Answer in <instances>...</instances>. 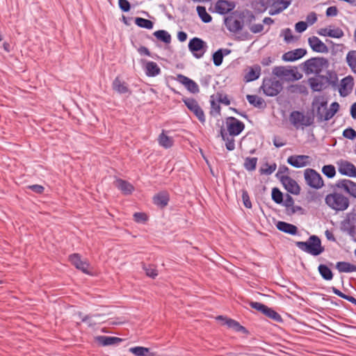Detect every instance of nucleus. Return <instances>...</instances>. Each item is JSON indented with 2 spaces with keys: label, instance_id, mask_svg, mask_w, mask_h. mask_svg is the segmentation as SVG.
<instances>
[{
  "label": "nucleus",
  "instance_id": "obj_26",
  "mask_svg": "<svg viewBox=\"0 0 356 356\" xmlns=\"http://www.w3.org/2000/svg\"><path fill=\"white\" fill-rule=\"evenodd\" d=\"M337 186L356 198V183L349 179H342L337 183Z\"/></svg>",
  "mask_w": 356,
  "mask_h": 356
},
{
  "label": "nucleus",
  "instance_id": "obj_63",
  "mask_svg": "<svg viewBox=\"0 0 356 356\" xmlns=\"http://www.w3.org/2000/svg\"><path fill=\"white\" fill-rule=\"evenodd\" d=\"M273 144L276 147H281L285 145V143L282 140V139L274 137L273 138Z\"/></svg>",
  "mask_w": 356,
  "mask_h": 356
},
{
  "label": "nucleus",
  "instance_id": "obj_48",
  "mask_svg": "<svg viewBox=\"0 0 356 356\" xmlns=\"http://www.w3.org/2000/svg\"><path fill=\"white\" fill-rule=\"evenodd\" d=\"M276 168L277 165L275 163H266L262 168H261L260 172L264 175H271L276 170Z\"/></svg>",
  "mask_w": 356,
  "mask_h": 356
},
{
  "label": "nucleus",
  "instance_id": "obj_33",
  "mask_svg": "<svg viewBox=\"0 0 356 356\" xmlns=\"http://www.w3.org/2000/svg\"><path fill=\"white\" fill-rule=\"evenodd\" d=\"M158 143L160 146L165 149H168L173 145L174 140L172 137L167 136L164 131H163L158 137Z\"/></svg>",
  "mask_w": 356,
  "mask_h": 356
},
{
  "label": "nucleus",
  "instance_id": "obj_21",
  "mask_svg": "<svg viewBox=\"0 0 356 356\" xmlns=\"http://www.w3.org/2000/svg\"><path fill=\"white\" fill-rule=\"evenodd\" d=\"M143 66L147 76H156L161 73V68L156 63L143 60Z\"/></svg>",
  "mask_w": 356,
  "mask_h": 356
},
{
  "label": "nucleus",
  "instance_id": "obj_8",
  "mask_svg": "<svg viewBox=\"0 0 356 356\" xmlns=\"http://www.w3.org/2000/svg\"><path fill=\"white\" fill-rule=\"evenodd\" d=\"M227 134L232 136L239 135L245 128L243 122L234 117H229L225 121Z\"/></svg>",
  "mask_w": 356,
  "mask_h": 356
},
{
  "label": "nucleus",
  "instance_id": "obj_36",
  "mask_svg": "<svg viewBox=\"0 0 356 356\" xmlns=\"http://www.w3.org/2000/svg\"><path fill=\"white\" fill-rule=\"evenodd\" d=\"M336 268L341 273H351L356 271L355 266L345 261L337 262Z\"/></svg>",
  "mask_w": 356,
  "mask_h": 356
},
{
  "label": "nucleus",
  "instance_id": "obj_51",
  "mask_svg": "<svg viewBox=\"0 0 356 356\" xmlns=\"http://www.w3.org/2000/svg\"><path fill=\"white\" fill-rule=\"evenodd\" d=\"M272 199L274 202H275L277 204H280L283 201V195L281 191L277 188H274L272 190Z\"/></svg>",
  "mask_w": 356,
  "mask_h": 356
},
{
  "label": "nucleus",
  "instance_id": "obj_42",
  "mask_svg": "<svg viewBox=\"0 0 356 356\" xmlns=\"http://www.w3.org/2000/svg\"><path fill=\"white\" fill-rule=\"evenodd\" d=\"M257 164V158L246 157L245 159L243 166L248 171H253L256 169Z\"/></svg>",
  "mask_w": 356,
  "mask_h": 356
},
{
  "label": "nucleus",
  "instance_id": "obj_5",
  "mask_svg": "<svg viewBox=\"0 0 356 356\" xmlns=\"http://www.w3.org/2000/svg\"><path fill=\"white\" fill-rule=\"evenodd\" d=\"M282 83L276 78H265L263 80L260 89L263 92L269 97L277 95L282 90Z\"/></svg>",
  "mask_w": 356,
  "mask_h": 356
},
{
  "label": "nucleus",
  "instance_id": "obj_22",
  "mask_svg": "<svg viewBox=\"0 0 356 356\" xmlns=\"http://www.w3.org/2000/svg\"><path fill=\"white\" fill-rule=\"evenodd\" d=\"M308 159L306 155H293L287 159V162L295 168H303L308 165Z\"/></svg>",
  "mask_w": 356,
  "mask_h": 356
},
{
  "label": "nucleus",
  "instance_id": "obj_4",
  "mask_svg": "<svg viewBox=\"0 0 356 356\" xmlns=\"http://www.w3.org/2000/svg\"><path fill=\"white\" fill-rule=\"evenodd\" d=\"M325 204L336 211H343L349 206V200L347 197L339 193H332L326 195Z\"/></svg>",
  "mask_w": 356,
  "mask_h": 356
},
{
  "label": "nucleus",
  "instance_id": "obj_2",
  "mask_svg": "<svg viewBox=\"0 0 356 356\" xmlns=\"http://www.w3.org/2000/svg\"><path fill=\"white\" fill-rule=\"evenodd\" d=\"M330 63L324 57L309 58L302 63V71L305 74H320L329 67Z\"/></svg>",
  "mask_w": 356,
  "mask_h": 356
},
{
  "label": "nucleus",
  "instance_id": "obj_62",
  "mask_svg": "<svg viewBox=\"0 0 356 356\" xmlns=\"http://www.w3.org/2000/svg\"><path fill=\"white\" fill-rule=\"evenodd\" d=\"M29 188L37 193H42L44 191V187L38 184L30 186Z\"/></svg>",
  "mask_w": 356,
  "mask_h": 356
},
{
  "label": "nucleus",
  "instance_id": "obj_19",
  "mask_svg": "<svg viewBox=\"0 0 356 356\" xmlns=\"http://www.w3.org/2000/svg\"><path fill=\"white\" fill-rule=\"evenodd\" d=\"M308 43L312 49L318 53H327L328 47L318 37L312 36L308 39Z\"/></svg>",
  "mask_w": 356,
  "mask_h": 356
},
{
  "label": "nucleus",
  "instance_id": "obj_31",
  "mask_svg": "<svg viewBox=\"0 0 356 356\" xmlns=\"http://www.w3.org/2000/svg\"><path fill=\"white\" fill-rule=\"evenodd\" d=\"M115 186L124 195H129L134 190V188L131 184L120 179L115 181Z\"/></svg>",
  "mask_w": 356,
  "mask_h": 356
},
{
  "label": "nucleus",
  "instance_id": "obj_13",
  "mask_svg": "<svg viewBox=\"0 0 356 356\" xmlns=\"http://www.w3.org/2000/svg\"><path fill=\"white\" fill-rule=\"evenodd\" d=\"M317 33L319 35L324 37H330L332 38H341L344 35L343 30L339 27H335L334 26H328L325 28H321L318 30Z\"/></svg>",
  "mask_w": 356,
  "mask_h": 356
},
{
  "label": "nucleus",
  "instance_id": "obj_6",
  "mask_svg": "<svg viewBox=\"0 0 356 356\" xmlns=\"http://www.w3.org/2000/svg\"><path fill=\"white\" fill-rule=\"evenodd\" d=\"M289 120L296 129L300 127H309L313 123V119L310 116L296 111L291 113Z\"/></svg>",
  "mask_w": 356,
  "mask_h": 356
},
{
  "label": "nucleus",
  "instance_id": "obj_47",
  "mask_svg": "<svg viewBox=\"0 0 356 356\" xmlns=\"http://www.w3.org/2000/svg\"><path fill=\"white\" fill-rule=\"evenodd\" d=\"M322 172L328 178H332L336 174L335 168L332 165H324L322 168Z\"/></svg>",
  "mask_w": 356,
  "mask_h": 356
},
{
  "label": "nucleus",
  "instance_id": "obj_29",
  "mask_svg": "<svg viewBox=\"0 0 356 356\" xmlns=\"http://www.w3.org/2000/svg\"><path fill=\"white\" fill-rule=\"evenodd\" d=\"M217 13L224 15L234 9V5L232 2L226 0H219L216 4Z\"/></svg>",
  "mask_w": 356,
  "mask_h": 356
},
{
  "label": "nucleus",
  "instance_id": "obj_7",
  "mask_svg": "<svg viewBox=\"0 0 356 356\" xmlns=\"http://www.w3.org/2000/svg\"><path fill=\"white\" fill-rule=\"evenodd\" d=\"M306 183L312 188H321L323 186V181L319 173L313 169H307L304 173Z\"/></svg>",
  "mask_w": 356,
  "mask_h": 356
},
{
  "label": "nucleus",
  "instance_id": "obj_44",
  "mask_svg": "<svg viewBox=\"0 0 356 356\" xmlns=\"http://www.w3.org/2000/svg\"><path fill=\"white\" fill-rule=\"evenodd\" d=\"M135 24L139 27L145 28L147 29H152L154 26V24L152 21L141 17H136L135 19Z\"/></svg>",
  "mask_w": 356,
  "mask_h": 356
},
{
  "label": "nucleus",
  "instance_id": "obj_15",
  "mask_svg": "<svg viewBox=\"0 0 356 356\" xmlns=\"http://www.w3.org/2000/svg\"><path fill=\"white\" fill-rule=\"evenodd\" d=\"M70 261L79 270L85 274H90L89 270L90 264L86 261H83L79 254H73L70 256Z\"/></svg>",
  "mask_w": 356,
  "mask_h": 356
},
{
  "label": "nucleus",
  "instance_id": "obj_11",
  "mask_svg": "<svg viewBox=\"0 0 356 356\" xmlns=\"http://www.w3.org/2000/svg\"><path fill=\"white\" fill-rule=\"evenodd\" d=\"M273 74L286 80H298L300 78V76H297L298 73L294 70L284 66L275 67L273 70Z\"/></svg>",
  "mask_w": 356,
  "mask_h": 356
},
{
  "label": "nucleus",
  "instance_id": "obj_3",
  "mask_svg": "<svg viewBox=\"0 0 356 356\" xmlns=\"http://www.w3.org/2000/svg\"><path fill=\"white\" fill-rule=\"evenodd\" d=\"M296 245L302 251L312 256H318L325 250L320 238L316 235L311 236L307 241L296 242Z\"/></svg>",
  "mask_w": 356,
  "mask_h": 356
},
{
  "label": "nucleus",
  "instance_id": "obj_10",
  "mask_svg": "<svg viewBox=\"0 0 356 356\" xmlns=\"http://www.w3.org/2000/svg\"><path fill=\"white\" fill-rule=\"evenodd\" d=\"M206 43L200 38H193L188 43V49L197 58L203 56L206 51Z\"/></svg>",
  "mask_w": 356,
  "mask_h": 356
},
{
  "label": "nucleus",
  "instance_id": "obj_46",
  "mask_svg": "<svg viewBox=\"0 0 356 356\" xmlns=\"http://www.w3.org/2000/svg\"><path fill=\"white\" fill-rule=\"evenodd\" d=\"M143 268L145 271L147 276L149 277L155 278L158 275L157 270L153 265L146 266L143 264Z\"/></svg>",
  "mask_w": 356,
  "mask_h": 356
},
{
  "label": "nucleus",
  "instance_id": "obj_57",
  "mask_svg": "<svg viewBox=\"0 0 356 356\" xmlns=\"http://www.w3.org/2000/svg\"><path fill=\"white\" fill-rule=\"evenodd\" d=\"M134 218L135 221L137 222H143L147 220V216L143 213H135L134 214Z\"/></svg>",
  "mask_w": 356,
  "mask_h": 356
},
{
  "label": "nucleus",
  "instance_id": "obj_30",
  "mask_svg": "<svg viewBox=\"0 0 356 356\" xmlns=\"http://www.w3.org/2000/svg\"><path fill=\"white\" fill-rule=\"evenodd\" d=\"M276 227L280 231L291 235H296L298 232V228L296 226L283 221L277 222Z\"/></svg>",
  "mask_w": 356,
  "mask_h": 356
},
{
  "label": "nucleus",
  "instance_id": "obj_34",
  "mask_svg": "<svg viewBox=\"0 0 356 356\" xmlns=\"http://www.w3.org/2000/svg\"><path fill=\"white\" fill-rule=\"evenodd\" d=\"M120 341V339L114 337L97 336L95 337V341L104 346L113 345Z\"/></svg>",
  "mask_w": 356,
  "mask_h": 356
},
{
  "label": "nucleus",
  "instance_id": "obj_61",
  "mask_svg": "<svg viewBox=\"0 0 356 356\" xmlns=\"http://www.w3.org/2000/svg\"><path fill=\"white\" fill-rule=\"evenodd\" d=\"M337 13L338 10L336 6H330L326 10V15L327 17H334Z\"/></svg>",
  "mask_w": 356,
  "mask_h": 356
},
{
  "label": "nucleus",
  "instance_id": "obj_58",
  "mask_svg": "<svg viewBox=\"0 0 356 356\" xmlns=\"http://www.w3.org/2000/svg\"><path fill=\"white\" fill-rule=\"evenodd\" d=\"M307 28V24L305 22H299L296 24L295 29L298 33L305 31Z\"/></svg>",
  "mask_w": 356,
  "mask_h": 356
},
{
  "label": "nucleus",
  "instance_id": "obj_20",
  "mask_svg": "<svg viewBox=\"0 0 356 356\" xmlns=\"http://www.w3.org/2000/svg\"><path fill=\"white\" fill-rule=\"evenodd\" d=\"M256 19V17L253 13L251 12H248L247 13V18L245 19V24L248 26L250 31L252 33H261L264 29V26L261 24H253L252 22H254Z\"/></svg>",
  "mask_w": 356,
  "mask_h": 356
},
{
  "label": "nucleus",
  "instance_id": "obj_27",
  "mask_svg": "<svg viewBox=\"0 0 356 356\" xmlns=\"http://www.w3.org/2000/svg\"><path fill=\"white\" fill-rule=\"evenodd\" d=\"M353 84V78L351 76L343 78L341 81L339 88L340 95L343 97L348 95L352 90Z\"/></svg>",
  "mask_w": 356,
  "mask_h": 356
},
{
  "label": "nucleus",
  "instance_id": "obj_17",
  "mask_svg": "<svg viewBox=\"0 0 356 356\" xmlns=\"http://www.w3.org/2000/svg\"><path fill=\"white\" fill-rule=\"evenodd\" d=\"M176 80L184 85L186 88L192 93H197L199 92V86L192 79L188 77L183 75V74H177L176 77Z\"/></svg>",
  "mask_w": 356,
  "mask_h": 356
},
{
  "label": "nucleus",
  "instance_id": "obj_12",
  "mask_svg": "<svg viewBox=\"0 0 356 356\" xmlns=\"http://www.w3.org/2000/svg\"><path fill=\"white\" fill-rule=\"evenodd\" d=\"M183 101L187 108L194 113L202 123H204L205 122L204 113L198 102L193 98H186Z\"/></svg>",
  "mask_w": 356,
  "mask_h": 356
},
{
  "label": "nucleus",
  "instance_id": "obj_59",
  "mask_svg": "<svg viewBox=\"0 0 356 356\" xmlns=\"http://www.w3.org/2000/svg\"><path fill=\"white\" fill-rule=\"evenodd\" d=\"M242 199H243V201L244 206L246 208L250 209V208L252 207V204H251V202L250 200L249 195H248V193L246 191H243V192Z\"/></svg>",
  "mask_w": 356,
  "mask_h": 356
},
{
  "label": "nucleus",
  "instance_id": "obj_41",
  "mask_svg": "<svg viewBox=\"0 0 356 356\" xmlns=\"http://www.w3.org/2000/svg\"><path fill=\"white\" fill-rule=\"evenodd\" d=\"M196 9L199 17L203 22L209 23L212 20L211 16L207 12L205 7L198 6Z\"/></svg>",
  "mask_w": 356,
  "mask_h": 356
},
{
  "label": "nucleus",
  "instance_id": "obj_45",
  "mask_svg": "<svg viewBox=\"0 0 356 356\" xmlns=\"http://www.w3.org/2000/svg\"><path fill=\"white\" fill-rule=\"evenodd\" d=\"M264 314L277 322L282 321L281 316L275 310L268 307H266V309L264 310Z\"/></svg>",
  "mask_w": 356,
  "mask_h": 356
},
{
  "label": "nucleus",
  "instance_id": "obj_43",
  "mask_svg": "<svg viewBox=\"0 0 356 356\" xmlns=\"http://www.w3.org/2000/svg\"><path fill=\"white\" fill-rule=\"evenodd\" d=\"M154 35L158 40L165 43H170L171 41V36L166 31L159 30L154 32Z\"/></svg>",
  "mask_w": 356,
  "mask_h": 356
},
{
  "label": "nucleus",
  "instance_id": "obj_18",
  "mask_svg": "<svg viewBox=\"0 0 356 356\" xmlns=\"http://www.w3.org/2000/svg\"><path fill=\"white\" fill-rule=\"evenodd\" d=\"M281 181L288 192L293 195H298L300 193V188L294 179L289 176H282Z\"/></svg>",
  "mask_w": 356,
  "mask_h": 356
},
{
  "label": "nucleus",
  "instance_id": "obj_25",
  "mask_svg": "<svg viewBox=\"0 0 356 356\" xmlns=\"http://www.w3.org/2000/svg\"><path fill=\"white\" fill-rule=\"evenodd\" d=\"M291 3V0H277L273 3L272 8L269 10V14L270 15L279 14L286 9Z\"/></svg>",
  "mask_w": 356,
  "mask_h": 356
},
{
  "label": "nucleus",
  "instance_id": "obj_35",
  "mask_svg": "<svg viewBox=\"0 0 356 356\" xmlns=\"http://www.w3.org/2000/svg\"><path fill=\"white\" fill-rule=\"evenodd\" d=\"M129 352L136 356H154V354L150 353L148 348L143 346H135L129 348Z\"/></svg>",
  "mask_w": 356,
  "mask_h": 356
},
{
  "label": "nucleus",
  "instance_id": "obj_1",
  "mask_svg": "<svg viewBox=\"0 0 356 356\" xmlns=\"http://www.w3.org/2000/svg\"><path fill=\"white\" fill-rule=\"evenodd\" d=\"M308 84L314 92H320L329 86H335L338 82L337 73L333 70H327L325 75L315 74L308 79Z\"/></svg>",
  "mask_w": 356,
  "mask_h": 356
},
{
  "label": "nucleus",
  "instance_id": "obj_23",
  "mask_svg": "<svg viewBox=\"0 0 356 356\" xmlns=\"http://www.w3.org/2000/svg\"><path fill=\"white\" fill-rule=\"evenodd\" d=\"M225 24L227 29L232 33H237L239 31L242 30L243 26V23L234 17H228L225 20Z\"/></svg>",
  "mask_w": 356,
  "mask_h": 356
},
{
  "label": "nucleus",
  "instance_id": "obj_38",
  "mask_svg": "<svg viewBox=\"0 0 356 356\" xmlns=\"http://www.w3.org/2000/svg\"><path fill=\"white\" fill-rule=\"evenodd\" d=\"M346 62L353 72H356V51H348L346 55Z\"/></svg>",
  "mask_w": 356,
  "mask_h": 356
},
{
  "label": "nucleus",
  "instance_id": "obj_24",
  "mask_svg": "<svg viewBox=\"0 0 356 356\" xmlns=\"http://www.w3.org/2000/svg\"><path fill=\"white\" fill-rule=\"evenodd\" d=\"M307 54V50L305 49H296L293 51H288L283 54L282 59L284 61L292 62L298 60L303 57Z\"/></svg>",
  "mask_w": 356,
  "mask_h": 356
},
{
  "label": "nucleus",
  "instance_id": "obj_60",
  "mask_svg": "<svg viewBox=\"0 0 356 356\" xmlns=\"http://www.w3.org/2000/svg\"><path fill=\"white\" fill-rule=\"evenodd\" d=\"M307 22L306 23L312 25L317 21V16L315 13H310L307 16L306 19Z\"/></svg>",
  "mask_w": 356,
  "mask_h": 356
},
{
  "label": "nucleus",
  "instance_id": "obj_49",
  "mask_svg": "<svg viewBox=\"0 0 356 356\" xmlns=\"http://www.w3.org/2000/svg\"><path fill=\"white\" fill-rule=\"evenodd\" d=\"M339 108V104L337 102H333L331 104L330 108H327V112L326 113V118L331 119L335 113L338 111Z\"/></svg>",
  "mask_w": 356,
  "mask_h": 356
},
{
  "label": "nucleus",
  "instance_id": "obj_54",
  "mask_svg": "<svg viewBox=\"0 0 356 356\" xmlns=\"http://www.w3.org/2000/svg\"><path fill=\"white\" fill-rule=\"evenodd\" d=\"M343 136L346 138L353 140L356 138V131L352 128H348L343 131Z\"/></svg>",
  "mask_w": 356,
  "mask_h": 356
},
{
  "label": "nucleus",
  "instance_id": "obj_14",
  "mask_svg": "<svg viewBox=\"0 0 356 356\" xmlns=\"http://www.w3.org/2000/svg\"><path fill=\"white\" fill-rule=\"evenodd\" d=\"M261 67L259 65H254L248 67L244 70L243 81L246 83L257 80L261 74Z\"/></svg>",
  "mask_w": 356,
  "mask_h": 356
},
{
  "label": "nucleus",
  "instance_id": "obj_52",
  "mask_svg": "<svg viewBox=\"0 0 356 356\" xmlns=\"http://www.w3.org/2000/svg\"><path fill=\"white\" fill-rule=\"evenodd\" d=\"M281 35L284 37L286 42L289 43L293 40L292 31L290 29H285L282 31Z\"/></svg>",
  "mask_w": 356,
  "mask_h": 356
},
{
  "label": "nucleus",
  "instance_id": "obj_55",
  "mask_svg": "<svg viewBox=\"0 0 356 356\" xmlns=\"http://www.w3.org/2000/svg\"><path fill=\"white\" fill-rule=\"evenodd\" d=\"M226 323L228 325V327H233L237 331L244 329V327L241 326L238 322L232 319H227L226 321Z\"/></svg>",
  "mask_w": 356,
  "mask_h": 356
},
{
  "label": "nucleus",
  "instance_id": "obj_64",
  "mask_svg": "<svg viewBox=\"0 0 356 356\" xmlns=\"http://www.w3.org/2000/svg\"><path fill=\"white\" fill-rule=\"evenodd\" d=\"M218 101L226 106L230 104V101L227 95H220Z\"/></svg>",
  "mask_w": 356,
  "mask_h": 356
},
{
  "label": "nucleus",
  "instance_id": "obj_9",
  "mask_svg": "<svg viewBox=\"0 0 356 356\" xmlns=\"http://www.w3.org/2000/svg\"><path fill=\"white\" fill-rule=\"evenodd\" d=\"M312 106L316 109V116L320 121H327L329 119L326 118V113L327 112V101L323 97H316L313 102Z\"/></svg>",
  "mask_w": 356,
  "mask_h": 356
},
{
  "label": "nucleus",
  "instance_id": "obj_37",
  "mask_svg": "<svg viewBox=\"0 0 356 356\" xmlns=\"http://www.w3.org/2000/svg\"><path fill=\"white\" fill-rule=\"evenodd\" d=\"M318 272L322 277L325 280H331L333 278L332 270L325 264L318 266Z\"/></svg>",
  "mask_w": 356,
  "mask_h": 356
},
{
  "label": "nucleus",
  "instance_id": "obj_40",
  "mask_svg": "<svg viewBox=\"0 0 356 356\" xmlns=\"http://www.w3.org/2000/svg\"><path fill=\"white\" fill-rule=\"evenodd\" d=\"M246 99L250 104L255 107L261 108L264 104V99L257 95H248Z\"/></svg>",
  "mask_w": 356,
  "mask_h": 356
},
{
  "label": "nucleus",
  "instance_id": "obj_28",
  "mask_svg": "<svg viewBox=\"0 0 356 356\" xmlns=\"http://www.w3.org/2000/svg\"><path fill=\"white\" fill-rule=\"evenodd\" d=\"M112 88L119 94L131 93L128 84L120 79L118 76L116 77L113 81Z\"/></svg>",
  "mask_w": 356,
  "mask_h": 356
},
{
  "label": "nucleus",
  "instance_id": "obj_39",
  "mask_svg": "<svg viewBox=\"0 0 356 356\" xmlns=\"http://www.w3.org/2000/svg\"><path fill=\"white\" fill-rule=\"evenodd\" d=\"M168 195L165 193H159L154 197V203L162 207L168 204Z\"/></svg>",
  "mask_w": 356,
  "mask_h": 356
},
{
  "label": "nucleus",
  "instance_id": "obj_32",
  "mask_svg": "<svg viewBox=\"0 0 356 356\" xmlns=\"http://www.w3.org/2000/svg\"><path fill=\"white\" fill-rule=\"evenodd\" d=\"M220 136L222 140L225 141V146L227 150L232 151L235 149V140L234 139V136L229 135L223 128L220 129Z\"/></svg>",
  "mask_w": 356,
  "mask_h": 356
},
{
  "label": "nucleus",
  "instance_id": "obj_53",
  "mask_svg": "<svg viewBox=\"0 0 356 356\" xmlns=\"http://www.w3.org/2000/svg\"><path fill=\"white\" fill-rule=\"evenodd\" d=\"M250 306L252 308L260 312L262 314L264 313V310L266 309V307H267L265 305L258 302H250Z\"/></svg>",
  "mask_w": 356,
  "mask_h": 356
},
{
  "label": "nucleus",
  "instance_id": "obj_50",
  "mask_svg": "<svg viewBox=\"0 0 356 356\" xmlns=\"http://www.w3.org/2000/svg\"><path fill=\"white\" fill-rule=\"evenodd\" d=\"M223 60V53L222 49H218L213 54V61L216 66H220Z\"/></svg>",
  "mask_w": 356,
  "mask_h": 356
},
{
  "label": "nucleus",
  "instance_id": "obj_56",
  "mask_svg": "<svg viewBox=\"0 0 356 356\" xmlns=\"http://www.w3.org/2000/svg\"><path fill=\"white\" fill-rule=\"evenodd\" d=\"M119 7L124 12H128L130 10V3L127 0H119Z\"/></svg>",
  "mask_w": 356,
  "mask_h": 356
},
{
  "label": "nucleus",
  "instance_id": "obj_16",
  "mask_svg": "<svg viewBox=\"0 0 356 356\" xmlns=\"http://www.w3.org/2000/svg\"><path fill=\"white\" fill-rule=\"evenodd\" d=\"M339 172L350 177H356V167L347 161H341L338 163Z\"/></svg>",
  "mask_w": 356,
  "mask_h": 356
}]
</instances>
